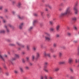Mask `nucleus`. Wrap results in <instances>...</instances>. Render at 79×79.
Here are the masks:
<instances>
[{
	"label": "nucleus",
	"instance_id": "9d476101",
	"mask_svg": "<svg viewBox=\"0 0 79 79\" xmlns=\"http://www.w3.org/2000/svg\"><path fill=\"white\" fill-rule=\"evenodd\" d=\"M21 5H22V4H21V3L20 2H18L17 6L18 8H21L22 7Z\"/></svg>",
	"mask_w": 79,
	"mask_h": 79
},
{
	"label": "nucleus",
	"instance_id": "052dcab7",
	"mask_svg": "<svg viewBox=\"0 0 79 79\" xmlns=\"http://www.w3.org/2000/svg\"><path fill=\"white\" fill-rule=\"evenodd\" d=\"M40 79H44V77L41 76L40 77Z\"/></svg>",
	"mask_w": 79,
	"mask_h": 79
},
{
	"label": "nucleus",
	"instance_id": "c03bdc74",
	"mask_svg": "<svg viewBox=\"0 0 79 79\" xmlns=\"http://www.w3.org/2000/svg\"><path fill=\"white\" fill-rule=\"evenodd\" d=\"M77 2H76L75 3V5L74 6V7H75V6L76 7V8H77Z\"/></svg>",
	"mask_w": 79,
	"mask_h": 79
},
{
	"label": "nucleus",
	"instance_id": "393cba45",
	"mask_svg": "<svg viewBox=\"0 0 79 79\" xmlns=\"http://www.w3.org/2000/svg\"><path fill=\"white\" fill-rule=\"evenodd\" d=\"M73 28L75 31H77V28L76 26H74L73 27Z\"/></svg>",
	"mask_w": 79,
	"mask_h": 79
},
{
	"label": "nucleus",
	"instance_id": "4c0bfd02",
	"mask_svg": "<svg viewBox=\"0 0 79 79\" xmlns=\"http://www.w3.org/2000/svg\"><path fill=\"white\" fill-rule=\"evenodd\" d=\"M49 23L50 24H51L52 25L53 24V21H51L49 22Z\"/></svg>",
	"mask_w": 79,
	"mask_h": 79
},
{
	"label": "nucleus",
	"instance_id": "f704fd0d",
	"mask_svg": "<svg viewBox=\"0 0 79 79\" xmlns=\"http://www.w3.org/2000/svg\"><path fill=\"white\" fill-rule=\"evenodd\" d=\"M73 43H74L75 44H76L77 43V40H74L73 41Z\"/></svg>",
	"mask_w": 79,
	"mask_h": 79
},
{
	"label": "nucleus",
	"instance_id": "ea45409f",
	"mask_svg": "<svg viewBox=\"0 0 79 79\" xmlns=\"http://www.w3.org/2000/svg\"><path fill=\"white\" fill-rule=\"evenodd\" d=\"M10 46H15V44H10Z\"/></svg>",
	"mask_w": 79,
	"mask_h": 79
},
{
	"label": "nucleus",
	"instance_id": "6e6552de",
	"mask_svg": "<svg viewBox=\"0 0 79 79\" xmlns=\"http://www.w3.org/2000/svg\"><path fill=\"white\" fill-rule=\"evenodd\" d=\"M73 62V59L71 58H69L68 60V63L69 64H72Z\"/></svg>",
	"mask_w": 79,
	"mask_h": 79
},
{
	"label": "nucleus",
	"instance_id": "4be33fe9",
	"mask_svg": "<svg viewBox=\"0 0 79 79\" xmlns=\"http://www.w3.org/2000/svg\"><path fill=\"white\" fill-rule=\"evenodd\" d=\"M16 44L17 45H18V46H20L21 45V44H20V43H19L18 42H16Z\"/></svg>",
	"mask_w": 79,
	"mask_h": 79
},
{
	"label": "nucleus",
	"instance_id": "2f4dec72",
	"mask_svg": "<svg viewBox=\"0 0 79 79\" xmlns=\"http://www.w3.org/2000/svg\"><path fill=\"white\" fill-rule=\"evenodd\" d=\"M50 30L51 31H53L55 30V28H50Z\"/></svg>",
	"mask_w": 79,
	"mask_h": 79
},
{
	"label": "nucleus",
	"instance_id": "6e6d98bb",
	"mask_svg": "<svg viewBox=\"0 0 79 79\" xmlns=\"http://www.w3.org/2000/svg\"><path fill=\"white\" fill-rule=\"evenodd\" d=\"M12 14H13V15H15V12L14 11H12Z\"/></svg>",
	"mask_w": 79,
	"mask_h": 79
},
{
	"label": "nucleus",
	"instance_id": "1a4fd4ad",
	"mask_svg": "<svg viewBox=\"0 0 79 79\" xmlns=\"http://www.w3.org/2000/svg\"><path fill=\"white\" fill-rule=\"evenodd\" d=\"M60 25H58L56 27V29L57 32L60 31Z\"/></svg>",
	"mask_w": 79,
	"mask_h": 79
},
{
	"label": "nucleus",
	"instance_id": "2eb2a0df",
	"mask_svg": "<svg viewBox=\"0 0 79 79\" xmlns=\"http://www.w3.org/2000/svg\"><path fill=\"white\" fill-rule=\"evenodd\" d=\"M17 17L18 18H19V19H23L24 18V17L23 16H22L21 17L19 15H17Z\"/></svg>",
	"mask_w": 79,
	"mask_h": 79
},
{
	"label": "nucleus",
	"instance_id": "a19ab883",
	"mask_svg": "<svg viewBox=\"0 0 79 79\" xmlns=\"http://www.w3.org/2000/svg\"><path fill=\"white\" fill-rule=\"evenodd\" d=\"M3 10V6H0V10Z\"/></svg>",
	"mask_w": 79,
	"mask_h": 79
},
{
	"label": "nucleus",
	"instance_id": "c9c22d12",
	"mask_svg": "<svg viewBox=\"0 0 79 79\" xmlns=\"http://www.w3.org/2000/svg\"><path fill=\"white\" fill-rule=\"evenodd\" d=\"M70 70L71 73H73V69L72 68H70Z\"/></svg>",
	"mask_w": 79,
	"mask_h": 79
},
{
	"label": "nucleus",
	"instance_id": "ddd939ff",
	"mask_svg": "<svg viewBox=\"0 0 79 79\" xmlns=\"http://www.w3.org/2000/svg\"><path fill=\"white\" fill-rule=\"evenodd\" d=\"M45 6H46V7H48L49 8H50V9H52V6L50 5L49 4H47L45 5Z\"/></svg>",
	"mask_w": 79,
	"mask_h": 79
},
{
	"label": "nucleus",
	"instance_id": "7ed1b4c3",
	"mask_svg": "<svg viewBox=\"0 0 79 79\" xmlns=\"http://www.w3.org/2000/svg\"><path fill=\"white\" fill-rule=\"evenodd\" d=\"M48 63L47 62H44V68L43 69V70L44 71H45L46 73H48V70L46 68L47 67V66L48 65Z\"/></svg>",
	"mask_w": 79,
	"mask_h": 79
},
{
	"label": "nucleus",
	"instance_id": "37998d69",
	"mask_svg": "<svg viewBox=\"0 0 79 79\" xmlns=\"http://www.w3.org/2000/svg\"><path fill=\"white\" fill-rule=\"evenodd\" d=\"M56 45H57L56 44V43L54 44L53 47H56Z\"/></svg>",
	"mask_w": 79,
	"mask_h": 79
},
{
	"label": "nucleus",
	"instance_id": "a878e982",
	"mask_svg": "<svg viewBox=\"0 0 79 79\" xmlns=\"http://www.w3.org/2000/svg\"><path fill=\"white\" fill-rule=\"evenodd\" d=\"M35 59V55H33L32 56V60H34V59Z\"/></svg>",
	"mask_w": 79,
	"mask_h": 79
},
{
	"label": "nucleus",
	"instance_id": "412c9836",
	"mask_svg": "<svg viewBox=\"0 0 79 79\" xmlns=\"http://www.w3.org/2000/svg\"><path fill=\"white\" fill-rule=\"evenodd\" d=\"M25 68L26 70H29V67L28 66H26Z\"/></svg>",
	"mask_w": 79,
	"mask_h": 79
},
{
	"label": "nucleus",
	"instance_id": "c756f323",
	"mask_svg": "<svg viewBox=\"0 0 79 79\" xmlns=\"http://www.w3.org/2000/svg\"><path fill=\"white\" fill-rule=\"evenodd\" d=\"M34 16H35L36 17H38V16H39V15L35 13L34 14Z\"/></svg>",
	"mask_w": 79,
	"mask_h": 79
},
{
	"label": "nucleus",
	"instance_id": "79ce46f5",
	"mask_svg": "<svg viewBox=\"0 0 79 79\" xmlns=\"http://www.w3.org/2000/svg\"><path fill=\"white\" fill-rule=\"evenodd\" d=\"M67 35H69V36H70L71 35V34L69 32H68L67 33Z\"/></svg>",
	"mask_w": 79,
	"mask_h": 79
},
{
	"label": "nucleus",
	"instance_id": "f03ea898",
	"mask_svg": "<svg viewBox=\"0 0 79 79\" xmlns=\"http://www.w3.org/2000/svg\"><path fill=\"white\" fill-rule=\"evenodd\" d=\"M44 35H46L47 36H45V39L48 41L50 40V35L48 33L45 32L44 33Z\"/></svg>",
	"mask_w": 79,
	"mask_h": 79
},
{
	"label": "nucleus",
	"instance_id": "5fc2aeb1",
	"mask_svg": "<svg viewBox=\"0 0 79 79\" xmlns=\"http://www.w3.org/2000/svg\"><path fill=\"white\" fill-rule=\"evenodd\" d=\"M2 22L3 23H6V21L5 20H2Z\"/></svg>",
	"mask_w": 79,
	"mask_h": 79
},
{
	"label": "nucleus",
	"instance_id": "4d7b16f0",
	"mask_svg": "<svg viewBox=\"0 0 79 79\" xmlns=\"http://www.w3.org/2000/svg\"><path fill=\"white\" fill-rule=\"evenodd\" d=\"M70 79H74V77H73L70 76Z\"/></svg>",
	"mask_w": 79,
	"mask_h": 79
},
{
	"label": "nucleus",
	"instance_id": "f3484780",
	"mask_svg": "<svg viewBox=\"0 0 79 79\" xmlns=\"http://www.w3.org/2000/svg\"><path fill=\"white\" fill-rule=\"evenodd\" d=\"M79 17H74L72 18V19L73 20H77L79 19Z\"/></svg>",
	"mask_w": 79,
	"mask_h": 79
},
{
	"label": "nucleus",
	"instance_id": "4468645a",
	"mask_svg": "<svg viewBox=\"0 0 79 79\" xmlns=\"http://www.w3.org/2000/svg\"><path fill=\"white\" fill-rule=\"evenodd\" d=\"M30 46L29 44H28L27 45V49L28 51H29V50H30Z\"/></svg>",
	"mask_w": 79,
	"mask_h": 79
},
{
	"label": "nucleus",
	"instance_id": "b1692460",
	"mask_svg": "<svg viewBox=\"0 0 79 79\" xmlns=\"http://www.w3.org/2000/svg\"><path fill=\"white\" fill-rule=\"evenodd\" d=\"M20 47H21V48H24V47H25V46L24 45H22L21 44H20Z\"/></svg>",
	"mask_w": 79,
	"mask_h": 79
},
{
	"label": "nucleus",
	"instance_id": "58836bf2",
	"mask_svg": "<svg viewBox=\"0 0 79 79\" xmlns=\"http://www.w3.org/2000/svg\"><path fill=\"white\" fill-rule=\"evenodd\" d=\"M75 62H76V63H77V62H78V63H79V59H76Z\"/></svg>",
	"mask_w": 79,
	"mask_h": 79
},
{
	"label": "nucleus",
	"instance_id": "603ef678",
	"mask_svg": "<svg viewBox=\"0 0 79 79\" xmlns=\"http://www.w3.org/2000/svg\"><path fill=\"white\" fill-rule=\"evenodd\" d=\"M49 79H53V78L52 77H49Z\"/></svg>",
	"mask_w": 79,
	"mask_h": 79
},
{
	"label": "nucleus",
	"instance_id": "20e7f679",
	"mask_svg": "<svg viewBox=\"0 0 79 79\" xmlns=\"http://www.w3.org/2000/svg\"><path fill=\"white\" fill-rule=\"evenodd\" d=\"M19 55L17 54H15V57L12 58L10 60V62L12 63V62L13 61H15V60H16L17 58H19Z\"/></svg>",
	"mask_w": 79,
	"mask_h": 79
},
{
	"label": "nucleus",
	"instance_id": "39448f33",
	"mask_svg": "<svg viewBox=\"0 0 79 79\" xmlns=\"http://www.w3.org/2000/svg\"><path fill=\"white\" fill-rule=\"evenodd\" d=\"M73 10L74 11L75 15H78L79 13V11L76 8V7H73Z\"/></svg>",
	"mask_w": 79,
	"mask_h": 79
},
{
	"label": "nucleus",
	"instance_id": "72a5a7b5",
	"mask_svg": "<svg viewBox=\"0 0 79 79\" xmlns=\"http://www.w3.org/2000/svg\"><path fill=\"white\" fill-rule=\"evenodd\" d=\"M32 49L34 51H35V50H36V48L35 47H34L32 48Z\"/></svg>",
	"mask_w": 79,
	"mask_h": 79
},
{
	"label": "nucleus",
	"instance_id": "a18cd8bd",
	"mask_svg": "<svg viewBox=\"0 0 79 79\" xmlns=\"http://www.w3.org/2000/svg\"><path fill=\"white\" fill-rule=\"evenodd\" d=\"M29 64L30 66H32V65H33V64L31 62H30L29 63Z\"/></svg>",
	"mask_w": 79,
	"mask_h": 79
},
{
	"label": "nucleus",
	"instance_id": "bf43d9fd",
	"mask_svg": "<svg viewBox=\"0 0 79 79\" xmlns=\"http://www.w3.org/2000/svg\"><path fill=\"white\" fill-rule=\"evenodd\" d=\"M0 19H3V16H0Z\"/></svg>",
	"mask_w": 79,
	"mask_h": 79
},
{
	"label": "nucleus",
	"instance_id": "13d9d810",
	"mask_svg": "<svg viewBox=\"0 0 79 79\" xmlns=\"http://www.w3.org/2000/svg\"><path fill=\"white\" fill-rule=\"evenodd\" d=\"M44 12H41V16H42L43 15V14H44Z\"/></svg>",
	"mask_w": 79,
	"mask_h": 79
},
{
	"label": "nucleus",
	"instance_id": "473e14b6",
	"mask_svg": "<svg viewBox=\"0 0 79 79\" xmlns=\"http://www.w3.org/2000/svg\"><path fill=\"white\" fill-rule=\"evenodd\" d=\"M14 73H15V74H18V71L17 70H14Z\"/></svg>",
	"mask_w": 79,
	"mask_h": 79
},
{
	"label": "nucleus",
	"instance_id": "dca6fc26",
	"mask_svg": "<svg viewBox=\"0 0 79 79\" xmlns=\"http://www.w3.org/2000/svg\"><path fill=\"white\" fill-rule=\"evenodd\" d=\"M4 27H5V28H6L7 32H10V30H9V29H8V28H7V27L5 25L4 26Z\"/></svg>",
	"mask_w": 79,
	"mask_h": 79
},
{
	"label": "nucleus",
	"instance_id": "423d86ee",
	"mask_svg": "<svg viewBox=\"0 0 79 79\" xmlns=\"http://www.w3.org/2000/svg\"><path fill=\"white\" fill-rule=\"evenodd\" d=\"M44 56H48L49 58H50V54L49 53H47L46 51L44 52Z\"/></svg>",
	"mask_w": 79,
	"mask_h": 79
},
{
	"label": "nucleus",
	"instance_id": "a211bd4d",
	"mask_svg": "<svg viewBox=\"0 0 79 79\" xmlns=\"http://www.w3.org/2000/svg\"><path fill=\"white\" fill-rule=\"evenodd\" d=\"M60 64H64L66 63V61L65 60H64L60 62H59Z\"/></svg>",
	"mask_w": 79,
	"mask_h": 79
},
{
	"label": "nucleus",
	"instance_id": "6ab92c4d",
	"mask_svg": "<svg viewBox=\"0 0 79 79\" xmlns=\"http://www.w3.org/2000/svg\"><path fill=\"white\" fill-rule=\"evenodd\" d=\"M5 32V31L4 30H0V33L4 34Z\"/></svg>",
	"mask_w": 79,
	"mask_h": 79
},
{
	"label": "nucleus",
	"instance_id": "f257e3e1",
	"mask_svg": "<svg viewBox=\"0 0 79 79\" xmlns=\"http://www.w3.org/2000/svg\"><path fill=\"white\" fill-rule=\"evenodd\" d=\"M71 12V7L69 6L68 7L65 12L64 13H62L60 14V15L59 16V18L60 19H62L63 16H65L68 14H69Z\"/></svg>",
	"mask_w": 79,
	"mask_h": 79
},
{
	"label": "nucleus",
	"instance_id": "8fccbe9b",
	"mask_svg": "<svg viewBox=\"0 0 79 79\" xmlns=\"http://www.w3.org/2000/svg\"><path fill=\"white\" fill-rule=\"evenodd\" d=\"M26 59L27 61H28V60H29V57H27L26 58Z\"/></svg>",
	"mask_w": 79,
	"mask_h": 79
},
{
	"label": "nucleus",
	"instance_id": "f8f14e48",
	"mask_svg": "<svg viewBox=\"0 0 79 79\" xmlns=\"http://www.w3.org/2000/svg\"><path fill=\"white\" fill-rule=\"evenodd\" d=\"M24 24V23H21L19 25V28L20 29H22V27H23V25Z\"/></svg>",
	"mask_w": 79,
	"mask_h": 79
},
{
	"label": "nucleus",
	"instance_id": "0eeeda50",
	"mask_svg": "<svg viewBox=\"0 0 79 79\" xmlns=\"http://www.w3.org/2000/svg\"><path fill=\"white\" fill-rule=\"evenodd\" d=\"M7 56H8L6 55H5L3 56L0 55V58L2 60L4 61H5L4 58H7Z\"/></svg>",
	"mask_w": 79,
	"mask_h": 79
},
{
	"label": "nucleus",
	"instance_id": "5701e85b",
	"mask_svg": "<svg viewBox=\"0 0 79 79\" xmlns=\"http://www.w3.org/2000/svg\"><path fill=\"white\" fill-rule=\"evenodd\" d=\"M32 29H33V27H30L28 29V31H32Z\"/></svg>",
	"mask_w": 79,
	"mask_h": 79
},
{
	"label": "nucleus",
	"instance_id": "cd10ccee",
	"mask_svg": "<svg viewBox=\"0 0 79 79\" xmlns=\"http://www.w3.org/2000/svg\"><path fill=\"white\" fill-rule=\"evenodd\" d=\"M12 4V5H15L16 3V1H11Z\"/></svg>",
	"mask_w": 79,
	"mask_h": 79
},
{
	"label": "nucleus",
	"instance_id": "49530a36",
	"mask_svg": "<svg viewBox=\"0 0 79 79\" xmlns=\"http://www.w3.org/2000/svg\"><path fill=\"white\" fill-rule=\"evenodd\" d=\"M56 37H57V38L59 37L60 35H59V34H57L56 35Z\"/></svg>",
	"mask_w": 79,
	"mask_h": 79
},
{
	"label": "nucleus",
	"instance_id": "680f3d73",
	"mask_svg": "<svg viewBox=\"0 0 79 79\" xmlns=\"http://www.w3.org/2000/svg\"><path fill=\"white\" fill-rule=\"evenodd\" d=\"M44 78H45V79H48L47 78V76H44Z\"/></svg>",
	"mask_w": 79,
	"mask_h": 79
},
{
	"label": "nucleus",
	"instance_id": "09e8293b",
	"mask_svg": "<svg viewBox=\"0 0 79 79\" xmlns=\"http://www.w3.org/2000/svg\"><path fill=\"white\" fill-rule=\"evenodd\" d=\"M22 61L23 63H25V60H24V59H23L22 60Z\"/></svg>",
	"mask_w": 79,
	"mask_h": 79
},
{
	"label": "nucleus",
	"instance_id": "69168bd1",
	"mask_svg": "<svg viewBox=\"0 0 79 79\" xmlns=\"http://www.w3.org/2000/svg\"><path fill=\"white\" fill-rule=\"evenodd\" d=\"M50 50L51 51V52H52V51H53V49H52V48H51L50 49Z\"/></svg>",
	"mask_w": 79,
	"mask_h": 79
},
{
	"label": "nucleus",
	"instance_id": "0e129e2a",
	"mask_svg": "<svg viewBox=\"0 0 79 79\" xmlns=\"http://www.w3.org/2000/svg\"><path fill=\"white\" fill-rule=\"evenodd\" d=\"M60 6H63V3H60Z\"/></svg>",
	"mask_w": 79,
	"mask_h": 79
},
{
	"label": "nucleus",
	"instance_id": "e2e57ef3",
	"mask_svg": "<svg viewBox=\"0 0 79 79\" xmlns=\"http://www.w3.org/2000/svg\"><path fill=\"white\" fill-rule=\"evenodd\" d=\"M45 10L46 11H48V9L47 8H46L45 9Z\"/></svg>",
	"mask_w": 79,
	"mask_h": 79
},
{
	"label": "nucleus",
	"instance_id": "aec40b11",
	"mask_svg": "<svg viewBox=\"0 0 79 79\" xmlns=\"http://www.w3.org/2000/svg\"><path fill=\"white\" fill-rule=\"evenodd\" d=\"M59 69H60L59 68L57 67L54 69V71H55L57 72V71H58Z\"/></svg>",
	"mask_w": 79,
	"mask_h": 79
},
{
	"label": "nucleus",
	"instance_id": "774afa93",
	"mask_svg": "<svg viewBox=\"0 0 79 79\" xmlns=\"http://www.w3.org/2000/svg\"><path fill=\"white\" fill-rule=\"evenodd\" d=\"M7 41V42H10V40H8Z\"/></svg>",
	"mask_w": 79,
	"mask_h": 79
},
{
	"label": "nucleus",
	"instance_id": "338daca9",
	"mask_svg": "<svg viewBox=\"0 0 79 79\" xmlns=\"http://www.w3.org/2000/svg\"><path fill=\"white\" fill-rule=\"evenodd\" d=\"M77 50L78 52H79V46L77 48Z\"/></svg>",
	"mask_w": 79,
	"mask_h": 79
},
{
	"label": "nucleus",
	"instance_id": "bb28decb",
	"mask_svg": "<svg viewBox=\"0 0 79 79\" xmlns=\"http://www.w3.org/2000/svg\"><path fill=\"white\" fill-rule=\"evenodd\" d=\"M59 55L60 57L62 56V53L61 52H60L59 53Z\"/></svg>",
	"mask_w": 79,
	"mask_h": 79
},
{
	"label": "nucleus",
	"instance_id": "de8ad7c7",
	"mask_svg": "<svg viewBox=\"0 0 79 79\" xmlns=\"http://www.w3.org/2000/svg\"><path fill=\"white\" fill-rule=\"evenodd\" d=\"M40 47H41V48H44V46L43 44H41L40 45Z\"/></svg>",
	"mask_w": 79,
	"mask_h": 79
},
{
	"label": "nucleus",
	"instance_id": "864d4df0",
	"mask_svg": "<svg viewBox=\"0 0 79 79\" xmlns=\"http://www.w3.org/2000/svg\"><path fill=\"white\" fill-rule=\"evenodd\" d=\"M37 22V20H34L33 22V23L34 24H35V23H36Z\"/></svg>",
	"mask_w": 79,
	"mask_h": 79
},
{
	"label": "nucleus",
	"instance_id": "9b49d317",
	"mask_svg": "<svg viewBox=\"0 0 79 79\" xmlns=\"http://www.w3.org/2000/svg\"><path fill=\"white\" fill-rule=\"evenodd\" d=\"M36 58H37V59H38V58H40V53L39 52H36Z\"/></svg>",
	"mask_w": 79,
	"mask_h": 79
},
{
	"label": "nucleus",
	"instance_id": "e433bc0d",
	"mask_svg": "<svg viewBox=\"0 0 79 79\" xmlns=\"http://www.w3.org/2000/svg\"><path fill=\"white\" fill-rule=\"evenodd\" d=\"M20 69L21 72H23V68H20Z\"/></svg>",
	"mask_w": 79,
	"mask_h": 79
},
{
	"label": "nucleus",
	"instance_id": "c85d7f7f",
	"mask_svg": "<svg viewBox=\"0 0 79 79\" xmlns=\"http://www.w3.org/2000/svg\"><path fill=\"white\" fill-rule=\"evenodd\" d=\"M47 16L48 18H49L50 17V14L49 13L47 14Z\"/></svg>",
	"mask_w": 79,
	"mask_h": 79
},
{
	"label": "nucleus",
	"instance_id": "7c9ffc66",
	"mask_svg": "<svg viewBox=\"0 0 79 79\" xmlns=\"http://www.w3.org/2000/svg\"><path fill=\"white\" fill-rule=\"evenodd\" d=\"M4 11L5 13H7V12H8V10L6 9H4Z\"/></svg>",
	"mask_w": 79,
	"mask_h": 79
},
{
	"label": "nucleus",
	"instance_id": "3c124183",
	"mask_svg": "<svg viewBox=\"0 0 79 79\" xmlns=\"http://www.w3.org/2000/svg\"><path fill=\"white\" fill-rule=\"evenodd\" d=\"M6 76H8V75H9V73H8V72H6Z\"/></svg>",
	"mask_w": 79,
	"mask_h": 79
}]
</instances>
